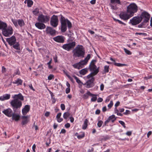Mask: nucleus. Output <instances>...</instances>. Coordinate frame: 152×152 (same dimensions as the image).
I'll use <instances>...</instances> for the list:
<instances>
[{
    "label": "nucleus",
    "instance_id": "1",
    "mask_svg": "<svg viewBox=\"0 0 152 152\" xmlns=\"http://www.w3.org/2000/svg\"><path fill=\"white\" fill-rule=\"evenodd\" d=\"M140 18L142 19V21L143 20V22L138 25V28H145L147 27L148 24L147 23L150 17V15L147 12L145 11L142 12L140 16Z\"/></svg>",
    "mask_w": 152,
    "mask_h": 152
},
{
    "label": "nucleus",
    "instance_id": "2",
    "mask_svg": "<svg viewBox=\"0 0 152 152\" xmlns=\"http://www.w3.org/2000/svg\"><path fill=\"white\" fill-rule=\"evenodd\" d=\"M60 16L61 18L60 20L61 23V31L64 33L67 30V24L68 29H70L72 26V24L68 19H65L62 15H61Z\"/></svg>",
    "mask_w": 152,
    "mask_h": 152
},
{
    "label": "nucleus",
    "instance_id": "3",
    "mask_svg": "<svg viewBox=\"0 0 152 152\" xmlns=\"http://www.w3.org/2000/svg\"><path fill=\"white\" fill-rule=\"evenodd\" d=\"M72 52L73 56L75 57L83 58L84 57L85 50L82 45H77L72 50Z\"/></svg>",
    "mask_w": 152,
    "mask_h": 152
},
{
    "label": "nucleus",
    "instance_id": "4",
    "mask_svg": "<svg viewBox=\"0 0 152 152\" xmlns=\"http://www.w3.org/2000/svg\"><path fill=\"white\" fill-rule=\"evenodd\" d=\"M6 41L10 46H12L13 48L15 49L20 50V44L18 42H16V39L15 36L13 35L7 38Z\"/></svg>",
    "mask_w": 152,
    "mask_h": 152
},
{
    "label": "nucleus",
    "instance_id": "5",
    "mask_svg": "<svg viewBox=\"0 0 152 152\" xmlns=\"http://www.w3.org/2000/svg\"><path fill=\"white\" fill-rule=\"evenodd\" d=\"M10 104L14 113H16L19 110L22 106V102L21 101L17 99H14L10 102Z\"/></svg>",
    "mask_w": 152,
    "mask_h": 152
},
{
    "label": "nucleus",
    "instance_id": "6",
    "mask_svg": "<svg viewBox=\"0 0 152 152\" xmlns=\"http://www.w3.org/2000/svg\"><path fill=\"white\" fill-rule=\"evenodd\" d=\"M137 6L135 3L131 4L127 7V12L132 17L137 11Z\"/></svg>",
    "mask_w": 152,
    "mask_h": 152
},
{
    "label": "nucleus",
    "instance_id": "7",
    "mask_svg": "<svg viewBox=\"0 0 152 152\" xmlns=\"http://www.w3.org/2000/svg\"><path fill=\"white\" fill-rule=\"evenodd\" d=\"M13 30L11 26H7L2 31L3 35L6 37H9L13 33Z\"/></svg>",
    "mask_w": 152,
    "mask_h": 152
},
{
    "label": "nucleus",
    "instance_id": "8",
    "mask_svg": "<svg viewBox=\"0 0 152 152\" xmlns=\"http://www.w3.org/2000/svg\"><path fill=\"white\" fill-rule=\"evenodd\" d=\"M50 19V17L48 15H44L43 14L39 15L37 18V20L38 22L46 23L48 22Z\"/></svg>",
    "mask_w": 152,
    "mask_h": 152
},
{
    "label": "nucleus",
    "instance_id": "9",
    "mask_svg": "<svg viewBox=\"0 0 152 152\" xmlns=\"http://www.w3.org/2000/svg\"><path fill=\"white\" fill-rule=\"evenodd\" d=\"M76 43L75 42H72L71 43L63 45L62 48L68 51L72 49L75 47Z\"/></svg>",
    "mask_w": 152,
    "mask_h": 152
},
{
    "label": "nucleus",
    "instance_id": "10",
    "mask_svg": "<svg viewBox=\"0 0 152 152\" xmlns=\"http://www.w3.org/2000/svg\"><path fill=\"white\" fill-rule=\"evenodd\" d=\"M58 16L55 15H53L50 18V25L54 27H56L58 25Z\"/></svg>",
    "mask_w": 152,
    "mask_h": 152
},
{
    "label": "nucleus",
    "instance_id": "11",
    "mask_svg": "<svg viewBox=\"0 0 152 152\" xmlns=\"http://www.w3.org/2000/svg\"><path fill=\"white\" fill-rule=\"evenodd\" d=\"M142 19L139 16L134 17L132 19L130 20L129 23H131L133 26L137 25L141 22Z\"/></svg>",
    "mask_w": 152,
    "mask_h": 152
},
{
    "label": "nucleus",
    "instance_id": "12",
    "mask_svg": "<svg viewBox=\"0 0 152 152\" xmlns=\"http://www.w3.org/2000/svg\"><path fill=\"white\" fill-rule=\"evenodd\" d=\"M45 31L47 34L53 36H54L56 34V31L50 27L47 26Z\"/></svg>",
    "mask_w": 152,
    "mask_h": 152
},
{
    "label": "nucleus",
    "instance_id": "13",
    "mask_svg": "<svg viewBox=\"0 0 152 152\" xmlns=\"http://www.w3.org/2000/svg\"><path fill=\"white\" fill-rule=\"evenodd\" d=\"M96 60H93L91 61L89 67L90 71L94 72V71L97 69H98L99 70V67H98V68H97V66L95 65V63H94V62H96Z\"/></svg>",
    "mask_w": 152,
    "mask_h": 152
},
{
    "label": "nucleus",
    "instance_id": "14",
    "mask_svg": "<svg viewBox=\"0 0 152 152\" xmlns=\"http://www.w3.org/2000/svg\"><path fill=\"white\" fill-rule=\"evenodd\" d=\"M94 77H92L91 79L88 80L84 85H86V87L87 88L93 87L94 86Z\"/></svg>",
    "mask_w": 152,
    "mask_h": 152
},
{
    "label": "nucleus",
    "instance_id": "15",
    "mask_svg": "<svg viewBox=\"0 0 152 152\" xmlns=\"http://www.w3.org/2000/svg\"><path fill=\"white\" fill-rule=\"evenodd\" d=\"M119 17L121 19L124 20H128L130 17H132L127 12L121 13L119 15Z\"/></svg>",
    "mask_w": 152,
    "mask_h": 152
},
{
    "label": "nucleus",
    "instance_id": "16",
    "mask_svg": "<svg viewBox=\"0 0 152 152\" xmlns=\"http://www.w3.org/2000/svg\"><path fill=\"white\" fill-rule=\"evenodd\" d=\"M53 39L56 42L63 43L64 41V37L62 36H58L54 37Z\"/></svg>",
    "mask_w": 152,
    "mask_h": 152
},
{
    "label": "nucleus",
    "instance_id": "17",
    "mask_svg": "<svg viewBox=\"0 0 152 152\" xmlns=\"http://www.w3.org/2000/svg\"><path fill=\"white\" fill-rule=\"evenodd\" d=\"M12 111L10 108H8L2 111V113L8 117H11L12 115Z\"/></svg>",
    "mask_w": 152,
    "mask_h": 152
},
{
    "label": "nucleus",
    "instance_id": "18",
    "mask_svg": "<svg viewBox=\"0 0 152 152\" xmlns=\"http://www.w3.org/2000/svg\"><path fill=\"white\" fill-rule=\"evenodd\" d=\"M35 26L39 29H43L45 28L46 25L44 23L38 22L35 23Z\"/></svg>",
    "mask_w": 152,
    "mask_h": 152
},
{
    "label": "nucleus",
    "instance_id": "19",
    "mask_svg": "<svg viewBox=\"0 0 152 152\" xmlns=\"http://www.w3.org/2000/svg\"><path fill=\"white\" fill-rule=\"evenodd\" d=\"M30 106L29 105H26L22 110V113L23 115H26L29 111Z\"/></svg>",
    "mask_w": 152,
    "mask_h": 152
},
{
    "label": "nucleus",
    "instance_id": "20",
    "mask_svg": "<svg viewBox=\"0 0 152 152\" xmlns=\"http://www.w3.org/2000/svg\"><path fill=\"white\" fill-rule=\"evenodd\" d=\"M12 119L13 120H15L16 121H19L20 119V115L16 113H12Z\"/></svg>",
    "mask_w": 152,
    "mask_h": 152
},
{
    "label": "nucleus",
    "instance_id": "21",
    "mask_svg": "<svg viewBox=\"0 0 152 152\" xmlns=\"http://www.w3.org/2000/svg\"><path fill=\"white\" fill-rule=\"evenodd\" d=\"M12 98L14 99H17L18 100L23 101L24 100V97L21 93H19L18 94L15 95Z\"/></svg>",
    "mask_w": 152,
    "mask_h": 152
},
{
    "label": "nucleus",
    "instance_id": "22",
    "mask_svg": "<svg viewBox=\"0 0 152 152\" xmlns=\"http://www.w3.org/2000/svg\"><path fill=\"white\" fill-rule=\"evenodd\" d=\"M10 94H6L4 95L3 96L0 97V100L4 101L10 99Z\"/></svg>",
    "mask_w": 152,
    "mask_h": 152
},
{
    "label": "nucleus",
    "instance_id": "23",
    "mask_svg": "<svg viewBox=\"0 0 152 152\" xmlns=\"http://www.w3.org/2000/svg\"><path fill=\"white\" fill-rule=\"evenodd\" d=\"M99 72L98 69L96 70L94 72H91L90 74L88 75L87 77L88 79L90 78V77H92L93 76L96 75Z\"/></svg>",
    "mask_w": 152,
    "mask_h": 152
},
{
    "label": "nucleus",
    "instance_id": "24",
    "mask_svg": "<svg viewBox=\"0 0 152 152\" xmlns=\"http://www.w3.org/2000/svg\"><path fill=\"white\" fill-rule=\"evenodd\" d=\"M7 24L1 20H0V29L2 31L5 27H7Z\"/></svg>",
    "mask_w": 152,
    "mask_h": 152
},
{
    "label": "nucleus",
    "instance_id": "25",
    "mask_svg": "<svg viewBox=\"0 0 152 152\" xmlns=\"http://www.w3.org/2000/svg\"><path fill=\"white\" fill-rule=\"evenodd\" d=\"M22 118L23 119L22 121V124L23 125L27 124L28 122V120L27 119L28 116H23L22 117Z\"/></svg>",
    "mask_w": 152,
    "mask_h": 152
},
{
    "label": "nucleus",
    "instance_id": "26",
    "mask_svg": "<svg viewBox=\"0 0 152 152\" xmlns=\"http://www.w3.org/2000/svg\"><path fill=\"white\" fill-rule=\"evenodd\" d=\"M116 119V118L115 117L114 115H112L110 116L107 119L109 122L111 121L112 123H113Z\"/></svg>",
    "mask_w": 152,
    "mask_h": 152
},
{
    "label": "nucleus",
    "instance_id": "27",
    "mask_svg": "<svg viewBox=\"0 0 152 152\" xmlns=\"http://www.w3.org/2000/svg\"><path fill=\"white\" fill-rule=\"evenodd\" d=\"M88 95L93 96L94 95V94H91L90 91H88L86 93L83 95V98L84 99H87L88 98Z\"/></svg>",
    "mask_w": 152,
    "mask_h": 152
},
{
    "label": "nucleus",
    "instance_id": "28",
    "mask_svg": "<svg viewBox=\"0 0 152 152\" xmlns=\"http://www.w3.org/2000/svg\"><path fill=\"white\" fill-rule=\"evenodd\" d=\"M72 66L75 69H78L82 68V67L81 66L79 62L73 64Z\"/></svg>",
    "mask_w": 152,
    "mask_h": 152
},
{
    "label": "nucleus",
    "instance_id": "29",
    "mask_svg": "<svg viewBox=\"0 0 152 152\" xmlns=\"http://www.w3.org/2000/svg\"><path fill=\"white\" fill-rule=\"evenodd\" d=\"M88 72V69L86 68L83 69L79 71V73L80 74L84 75Z\"/></svg>",
    "mask_w": 152,
    "mask_h": 152
},
{
    "label": "nucleus",
    "instance_id": "30",
    "mask_svg": "<svg viewBox=\"0 0 152 152\" xmlns=\"http://www.w3.org/2000/svg\"><path fill=\"white\" fill-rule=\"evenodd\" d=\"M88 120L87 119H85L84 123L82 126V129H85L87 128L88 126Z\"/></svg>",
    "mask_w": 152,
    "mask_h": 152
},
{
    "label": "nucleus",
    "instance_id": "31",
    "mask_svg": "<svg viewBox=\"0 0 152 152\" xmlns=\"http://www.w3.org/2000/svg\"><path fill=\"white\" fill-rule=\"evenodd\" d=\"M110 137L107 135L105 136H101L100 138V140L101 141H106L107 140L109 139Z\"/></svg>",
    "mask_w": 152,
    "mask_h": 152
},
{
    "label": "nucleus",
    "instance_id": "32",
    "mask_svg": "<svg viewBox=\"0 0 152 152\" xmlns=\"http://www.w3.org/2000/svg\"><path fill=\"white\" fill-rule=\"evenodd\" d=\"M61 115V113H58V114L56 115V118L57 119V121L58 122H61L63 120V118H60V117Z\"/></svg>",
    "mask_w": 152,
    "mask_h": 152
},
{
    "label": "nucleus",
    "instance_id": "33",
    "mask_svg": "<svg viewBox=\"0 0 152 152\" xmlns=\"http://www.w3.org/2000/svg\"><path fill=\"white\" fill-rule=\"evenodd\" d=\"M13 84H17L18 85H21L22 84L23 81L21 80L20 79H18L17 80L13 82Z\"/></svg>",
    "mask_w": 152,
    "mask_h": 152
},
{
    "label": "nucleus",
    "instance_id": "34",
    "mask_svg": "<svg viewBox=\"0 0 152 152\" xmlns=\"http://www.w3.org/2000/svg\"><path fill=\"white\" fill-rule=\"evenodd\" d=\"M18 23L20 27H22L25 24L24 20L23 19L18 20Z\"/></svg>",
    "mask_w": 152,
    "mask_h": 152
},
{
    "label": "nucleus",
    "instance_id": "35",
    "mask_svg": "<svg viewBox=\"0 0 152 152\" xmlns=\"http://www.w3.org/2000/svg\"><path fill=\"white\" fill-rule=\"evenodd\" d=\"M49 91L51 96V99H53L52 100V102L53 103H54L56 101V99L54 97V95L53 93H52L51 91Z\"/></svg>",
    "mask_w": 152,
    "mask_h": 152
},
{
    "label": "nucleus",
    "instance_id": "36",
    "mask_svg": "<svg viewBox=\"0 0 152 152\" xmlns=\"http://www.w3.org/2000/svg\"><path fill=\"white\" fill-rule=\"evenodd\" d=\"M110 2L112 4H121L120 0H110Z\"/></svg>",
    "mask_w": 152,
    "mask_h": 152
},
{
    "label": "nucleus",
    "instance_id": "37",
    "mask_svg": "<svg viewBox=\"0 0 152 152\" xmlns=\"http://www.w3.org/2000/svg\"><path fill=\"white\" fill-rule=\"evenodd\" d=\"M39 12V9L38 8H36L33 11L32 13L35 15H37Z\"/></svg>",
    "mask_w": 152,
    "mask_h": 152
},
{
    "label": "nucleus",
    "instance_id": "38",
    "mask_svg": "<svg viewBox=\"0 0 152 152\" xmlns=\"http://www.w3.org/2000/svg\"><path fill=\"white\" fill-rule=\"evenodd\" d=\"M14 25L15 26V27H17L18 26V20H15V19H13V18H11V19Z\"/></svg>",
    "mask_w": 152,
    "mask_h": 152
},
{
    "label": "nucleus",
    "instance_id": "39",
    "mask_svg": "<svg viewBox=\"0 0 152 152\" xmlns=\"http://www.w3.org/2000/svg\"><path fill=\"white\" fill-rule=\"evenodd\" d=\"M79 63L81 66L82 67V68L83 67L84 65H86L87 63V62L85 61H84V60L80 61Z\"/></svg>",
    "mask_w": 152,
    "mask_h": 152
},
{
    "label": "nucleus",
    "instance_id": "40",
    "mask_svg": "<svg viewBox=\"0 0 152 152\" xmlns=\"http://www.w3.org/2000/svg\"><path fill=\"white\" fill-rule=\"evenodd\" d=\"M70 113L68 112H65L63 115V118L65 119H66L70 116Z\"/></svg>",
    "mask_w": 152,
    "mask_h": 152
},
{
    "label": "nucleus",
    "instance_id": "41",
    "mask_svg": "<svg viewBox=\"0 0 152 152\" xmlns=\"http://www.w3.org/2000/svg\"><path fill=\"white\" fill-rule=\"evenodd\" d=\"M109 66L106 65L104 66V73H108L109 71Z\"/></svg>",
    "mask_w": 152,
    "mask_h": 152
},
{
    "label": "nucleus",
    "instance_id": "42",
    "mask_svg": "<svg viewBox=\"0 0 152 152\" xmlns=\"http://www.w3.org/2000/svg\"><path fill=\"white\" fill-rule=\"evenodd\" d=\"M72 77L75 79L76 80V82L78 84H83V83L81 82V81L80 80L78 77H77L75 75H74L72 76Z\"/></svg>",
    "mask_w": 152,
    "mask_h": 152
},
{
    "label": "nucleus",
    "instance_id": "43",
    "mask_svg": "<svg viewBox=\"0 0 152 152\" xmlns=\"http://www.w3.org/2000/svg\"><path fill=\"white\" fill-rule=\"evenodd\" d=\"M33 1L31 0H28L27 2V6L29 7H31L33 4Z\"/></svg>",
    "mask_w": 152,
    "mask_h": 152
},
{
    "label": "nucleus",
    "instance_id": "44",
    "mask_svg": "<svg viewBox=\"0 0 152 152\" xmlns=\"http://www.w3.org/2000/svg\"><path fill=\"white\" fill-rule=\"evenodd\" d=\"M113 19L115 21L118 22L120 24H121L124 26H126V23L123 22L121 21L118 19H116L114 18H113Z\"/></svg>",
    "mask_w": 152,
    "mask_h": 152
},
{
    "label": "nucleus",
    "instance_id": "45",
    "mask_svg": "<svg viewBox=\"0 0 152 152\" xmlns=\"http://www.w3.org/2000/svg\"><path fill=\"white\" fill-rule=\"evenodd\" d=\"M114 64L116 66H127V65L126 64H121L119 63H117L116 62H115L114 63Z\"/></svg>",
    "mask_w": 152,
    "mask_h": 152
},
{
    "label": "nucleus",
    "instance_id": "46",
    "mask_svg": "<svg viewBox=\"0 0 152 152\" xmlns=\"http://www.w3.org/2000/svg\"><path fill=\"white\" fill-rule=\"evenodd\" d=\"M94 95H95L91 96H92V97L91 99V102H95L97 100V98L96 97V96L97 95L94 94Z\"/></svg>",
    "mask_w": 152,
    "mask_h": 152
},
{
    "label": "nucleus",
    "instance_id": "47",
    "mask_svg": "<svg viewBox=\"0 0 152 152\" xmlns=\"http://www.w3.org/2000/svg\"><path fill=\"white\" fill-rule=\"evenodd\" d=\"M124 50L125 52V53L129 55H130L132 54V53L131 52V51L127 49L126 48H124Z\"/></svg>",
    "mask_w": 152,
    "mask_h": 152
},
{
    "label": "nucleus",
    "instance_id": "48",
    "mask_svg": "<svg viewBox=\"0 0 152 152\" xmlns=\"http://www.w3.org/2000/svg\"><path fill=\"white\" fill-rule=\"evenodd\" d=\"M110 5L111 7V9L115 10H117L118 8L117 7L116 5L114 6L112 4H110Z\"/></svg>",
    "mask_w": 152,
    "mask_h": 152
},
{
    "label": "nucleus",
    "instance_id": "49",
    "mask_svg": "<svg viewBox=\"0 0 152 152\" xmlns=\"http://www.w3.org/2000/svg\"><path fill=\"white\" fill-rule=\"evenodd\" d=\"M103 123V122L102 121L99 120L98 121V123L97 124L98 126L99 127H101L102 126Z\"/></svg>",
    "mask_w": 152,
    "mask_h": 152
},
{
    "label": "nucleus",
    "instance_id": "50",
    "mask_svg": "<svg viewBox=\"0 0 152 152\" xmlns=\"http://www.w3.org/2000/svg\"><path fill=\"white\" fill-rule=\"evenodd\" d=\"M91 57V56L90 54H88L87 57L84 59V61H86L87 63L88 61L90 59Z\"/></svg>",
    "mask_w": 152,
    "mask_h": 152
},
{
    "label": "nucleus",
    "instance_id": "51",
    "mask_svg": "<svg viewBox=\"0 0 152 152\" xmlns=\"http://www.w3.org/2000/svg\"><path fill=\"white\" fill-rule=\"evenodd\" d=\"M20 72L19 70V69H17L16 70V72H15L13 75V76L14 77L16 75H20Z\"/></svg>",
    "mask_w": 152,
    "mask_h": 152
},
{
    "label": "nucleus",
    "instance_id": "52",
    "mask_svg": "<svg viewBox=\"0 0 152 152\" xmlns=\"http://www.w3.org/2000/svg\"><path fill=\"white\" fill-rule=\"evenodd\" d=\"M85 136V134L84 133H82V134L80 135H79L78 136H77V138L80 139H81V138H83Z\"/></svg>",
    "mask_w": 152,
    "mask_h": 152
},
{
    "label": "nucleus",
    "instance_id": "53",
    "mask_svg": "<svg viewBox=\"0 0 152 152\" xmlns=\"http://www.w3.org/2000/svg\"><path fill=\"white\" fill-rule=\"evenodd\" d=\"M118 122L119 123H120L124 128H126L125 124L124 121H119Z\"/></svg>",
    "mask_w": 152,
    "mask_h": 152
},
{
    "label": "nucleus",
    "instance_id": "54",
    "mask_svg": "<svg viewBox=\"0 0 152 152\" xmlns=\"http://www.w3.org/2000/svg\"><path fill=\"white\" fill-rule=\"evenodd\" d=\"M51 63V60L48 63H47V64L48 65V68L50 69H51L53 68L52 66L50 65Z\"/></svg>",
    "mask_w": 152,
    "mask_h": 152
},
{
    "label": "nucleus",
    "instance_id": "55",
    "mask_svg": "<svg viewBox=\"0 0 152 152\" xmlns=\"http://www.w3.org/2000/svg\"><path fill=\"white\" fill-rule=\"evenodd\" d=\"M113 105V101H111L110 102V103L108 104V107L109 108H110Z\"/></svg>",
    "mask_w": 152,
    "mask_h": 152
},
{
    "label": "nucleus",
    "instance_id": "56",
    "mask_svg": "<svg viewBox=\"0 0 152 152\" xmlns=\"http://www.w3.org/2000/svg\"><path fill=\"white\" fill-rule=\"evenodd\" d=\"M54 78V75H53L51 74L48 77V79L50 80H52Z\"/></svg>",
    "mask_w": 152,
    "mask_h": 152
},
{
    "label": "nucleus",
    "instance_id": "57",
    "mask_svg": "<svg viewBox=\"0 0 152 152\" xmlns=\"http://www.w3.org/2000/svg\"><path fill=\"white\" fill-rule=\"evenodd\" d=\"M61 107L62 110H64L65 109V105L63 104H61Z\"/></svg>",
    "mask_w": 152,
    "mask_h": 152
},
{
    "label": "nucleus",
    "instance_id": "58",
    "mask_svg": "<svg viewBox=\"0 0 152 152\" xmlns=\"http://www.w3.org/2000/svg\"><path fill=\"white\" fill-rule=\"evenodd\" d=\"M70 92V88H67L66 89V94H68Z\"/></svg>",
    "mask_w": 152,
    "mask_h": 152
},
{
    "label": "nucleus",
    "instance_id": "59",
    "mask_svg": "<svg viewBox=\"0 0 152 152\" xmlns=\"http://www.w3.org/2000/svg\"><path fill=\"white\" fill-rule=\"evenodd\" d=\"M130 112L129 110H126V112L124 113V114L125 115H128L130 114Z\"/></svg>",
    "mask_w": 152,
    "mask_h": 152
},
{
    "label": "nucleus",
    "instance_id": "60",
    "mask_svg": "<svg viewBox=\"0 0 152 152\" xmlns=\"http://www.w3.org/2000/svg\"><path fill=\"white\" fill-rule=\"evenodd\" d=\"M6 68L4 66H3L2 67V72L3 73L6 72Z\"/></svg>",
    "mask_w": 152,
    "mask_h": 152
},
{
    "label": "nucleus",
    "instance_id": "61",
    "mask_svg": "<svg viewBox=\"0 0 152 152\" xmlns=\"http://www.w3.org/2000/svg\"><path fill=\"white\" fill-rule=\"evenodd\" d=\"M36 146L35 144H34L32 147L33 151L34 152H35V149L36 148Z\"/></svg>",
    "mask_w": 152,
    "mask_h": 152
},
{
    "label": "nucleus",
    "instance_id": "62",
    "mask_svg": "<svg viewBox=\"0 0 152 152\" xmlns=\"http://www.w3.org/2000/svg\"><path fill=\"white\" fill-rule=\"evenodd\" d=\"M70 124L69 123H67L65 125V126L66 128H68L70 127Z\"/></svg>",
    "mask_w": 152,
    "mask_h": 152
},
{
    "label": "nucleus",
    "instance_id": "63",
    "mask_svg": "<svg viewBox=\"0 0 152 152\" xmlns=\"http://www.w3.org/2000/svg\"><path fill=\"white\" fill-rule=\"evenodd\" d=\"M132 132L131 131H128L126 132V134L128 136H130L131 135Z\"/></svg>",
    "mask_w": 152,
    "mask_h": 152
},
{
    "label": "nucleus",
    "instance_id": "64",
    "mask_svg": "<svg viewBox=\"0 0 152 152\" xmlns=\"http://www.w3.org/2000/svg\"><path fill=\"white\" fill-rule=\"evenodd\" d=\"M100 113V110L99 109L97 110L95 112V114H99Z\"/></svg>",
    "mask_w": 152,
    "mask_h": 152
}]
</instances>
